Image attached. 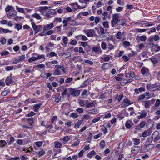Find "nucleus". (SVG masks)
Here are the masks:
<instances>
[{
  "instance_id": "f257e3e1",
  "label": "nucleus",
  "mask_w": 160,
  "mask_h": 160,
  "mask_svg": "<svg viewBox=\"0 0 160 160\" xmlns=\"http://www.w3.org/2000/svg\"><path fill=\"white\" fill-rule=\"evenodd\" d=\"M57 14L56 12L53 9H48L43 12V14L45 16V19H48Z\"/></svg>"
},
{
  "instance_id": "f03ea898",
  "label": "nucleus",
  "mask_w": 160,
  "mask_h": 160,
  "mask_svg": "<svg viewBox=\"0 0 160 160\" xmlns=\"http://www.w3.org/2000/svg\"><path fill=\"white\" fill-rule=\"evenodd\" d=\"M119 18V14L116 13L112 14V19L111 21V26L112 27H114L118 26Z\"/></svg>"
},
{
  "instance_id": "7ed1b4c3",
  "label": "nucleus",
  "mask_w": 160,
  "mask_h": 160,
  "mask_svg": "<svg viewBox=\"0 0 160 160\" xmlns=\"http://www.w3.org/2000/svg\"><path fill=\"white\" fill-rule=\"evenodd\" d=\"M69 5L71 7L73 12H74L78 9H82L85 7V5H83L80 6L77 3H70Z\"/></svg>"
},
{
  "instance_id": "20e7f679",
  "label": "nucleus",
  "mask_w": 160,
  "mask_h": 160,
  "mask_svg": "<svg viewBox=\"0 0 160 160\" xmlns=\"http://www.w3.org/2000/svg\"><path fill=\"white\" fill-rule=\"evenodd\" d=\"M133 103L131 101L128 99L126 98L123 100L122 102L120 105L121 107L125 108Z\"/></svg>"
},
{
  "instance_id": "39448f33",
  "label": "nucleus",
  "mask_w": 160,
  "mask_h": 160,
  "mask_svg": "<svg viewBox=\"0 0 160 160\" xmlns=\"http://www.w3.org/2000/svg\"><path fill=\"white\" fill-rule=\"evenodd\" d=\"M155 101V99H152L150 100L143 101V102L144 103V106L146 108H149L153 104Z\"/></svg>"
},
{
  "instance_id": "423d86ee",
  "label": "nucleus",
  "mask_w": 160,
  "mask_h": 160,
  "mask_svg": "<svg viewBox=\"0 0 160 160\" xmlns=\"http://www.w3.org/2000/svg\"><path fill=\"white\" fill-rule=\"evenodd\" d=\"M141 73L143 75H145L147 77V78L149 79L151 78V75L149 72V69L144 67H143L141 69Z\"/></svg>"
},
{
  "instance_id": "0eeeda50",
  "label": "nucleus",
  "mask_w": 160,
  "mask_h": 160,
  "mask_svg": "<svg viewBox=\"0 0 160 160\" xmlns=\"http://www.w3.org/2000/svg\"><path fill=\"white\" fill-rule=\"evenodd\" d=\"M152 136L153 138L154 142H156L160 139V134L158 131L154 132Z\"/></svg>"
},
{
  "instance_id": "6e6552de",
  "label": "nucleus",
  "mask_w": 160,
  "mask_h": 160,
  "mask_svg": "<svg viewBox=\"0 0 160 160\" xmlns=\"http://www.w3.org/2000/svg\"><path fill=\"white\" fill-rule=\"evenodd\" d=\"M138 114H140V115L137 116V118L139 119H141L145 117L147 114V112L145 110L141 111L140 112L138 113Z\"/></svg>"
},
{
  "instance_id": "1a4fd4ad",
  "label": "nucleus",
  "mask_w": 160,
  "mask_h": 160,
  "mask_svg": "<svg viewBox=\"0 0 160 160\" xmlns=\"http://www.w3.org/2000/svg\"><path fill=\"white\" fill-rule=\"evenodd\" d=\"M134 125V123L132 120H128L125 122V126L126 128L129 129L133 126Z\"/></svg>"
},
{
  "instance_id": "9d476101",
  "label": "nucleus",
  "mask_w": 160,
  "mask_h": 160,
  "mask_svg": "<svg viewBox=\"0 0 160 160\" xmlns=\"http://www.w3.org/2000/svg\"><path fill=\"white\" fill-rule=\"evenodd\" d=\"M32 25L33 29L35 31V34H37L40 30L41 25H36L34 23L32 22Z\"/></svg>"
},
{
  "instance_id": "9b49d317",
  "label": "nucleus",
  "mask_w": 160,
  "mask_h": 160,
  "mask_svg": "<svg viewBox=\"0 0 160 160\" xmlns=\"http://www.w3.org/2000/svg\"><path fill=\"white\" fill-rule=\"evenodd\" d=\"M17 14V11L15 10H13L8 13L7 16L9 19H10L12 18L15 17L16 16Z\"/></svg>"
},
{
  "instance_id": "f8f14e48",
  "label": "nucleus",
  "mask_w": 160,
  "mask_h": 160,
  "mask_svg": "<svg viewBox=\"0 0 160 160\" xmlns=\"http://www.w3.org/2000/svg\"><path fill=\"white\" fill-rule=\"evenodd\" d=\"M32 56H35L36 60H38L41 59H43V61H44L45 59V56L43 54L39 55L37 53H34L32 54Z\"/></svg>"
},
{
  "instance_id": "ddd939ff",
  "label": "nucleus",
  "mask_w": 160,
  "mask_h": 160,
  "mask_svg": "<svg viewBox=\"0 0 160 160\" xmlns=\"http://www.w3.org/2000/svg\"><path fill=\"white\" fill-rule=\"evenodd\" d=\"M112 66V65L111 64L108 63H105L102 64L101 68L103 70H106L111 68Z\"/></svg>"
},
{
  "instance_id": "4468645a",
  "label": "nucleus",
  "mask_w": 160,
  "mask_h": 160,
  "mask_svg": "<svg viewBox=\"0 0 160 160\" xmlns=\"http://www.w3.org/2000/svg\"><path fill=\"white\" fill-rule=\"evenodd\" d=\"M146 88L148 90L151 91H156L159 89L158 86H154L153 85H148L146 86Z\"/></svg>"
},
{
  "instance_id": "2eb2a0df",
  "label": "nucleus",
  "mask_w": 160,
  "mask_h": 160,
  "mask_svg": "<svg viewBox=\"0 0 160 160\" xmlns=\"http://www.w3.org/2000/svg\"><path fill=\"white\" fill-rule=\"evenodd\" d=\"M95 31L93 29L87 30L85 32V34L88 37H92L93 36V33Z\"/></svg>"
},
{
  "instance_id": "dca6fc26",
  "label": "nucleus",
  "mask_w": 160,
  "mask_h": 160,
  "mask_svg": "<svg viewBox=\"0 0 160 160\" xmlns=\"http://www.w3.org/2000/svg\"><path fill=\"white\" fill-rule=\"evenodd\" d=\"M70 138L68 136H65L63 138H62L59 139L60 141H62V144L63 145L67 143V142L69 141L70 139Z\"/></svg>"
},
{
  "instance_id": "f3484780",
  "label": "nucleus",
  "mask_w": 160,
  "mask_h": 160,
  "mask_svg": "<svg viewBox=\"0 0 160 160\" xmlns=\"http://www.w3.org/2000/svg\"><path fill=\"white\" fill-rule=\"evenodd\" d=\"M70 93L73 96H77L80 93V90H76L74 89H71L70 90Z\"/></svg>"
},
{
  "instance_id": "a211bd4d",
  "label": "nucleus",
  "mask_w": 160,
  "mask_h": 160,
  "mask_svg": "<svg viewBox=\"0 0 160 160\" xmlns=\"http://www.w3.org/2000/svg\"><path fill=\"white\" fill-rule=\"evenodd\" d=\"M111 58L112 56L110 55H107L106 54L103 55L101 57V58L104 62L108 61Z\"/></svg>"
},
{
  "instance_id": "6ab92c4d",
  "label": "nucleus",
  "mask_w": 160,
  "mask_h": 160,
  "mask_svg": "<svg viewBox=\"0 0 160 160\" xmlns=\"http://www.w3.org/2000/svg\"><path fill=\"white\" fill-rule=\"evenodd\" d=\"M61 141H56L54 142V144L55 148H60L62 147L63 144L61 142Z\"/></svg>"
},
{
  "instance_id": "aec40b11",
  "label": "nucleus",
  "mask_w": 160,
  "mask_h": 160,
  "mask_svg": "<svg viewBox=\"0 0 160 160\" xmlns=\"http://www.w3.org/2000/svg\"><path fill=\"white\" fill-rule=\"evenodd\" d=\"M68 38L67 37L63 36L62 37V41L63 42V43H62L61 45L64 47H66L68 43Z\"/></svg>"
},
{
  "instance_id": "412c9836",
  "label": "nucleus",
  "mask_w": 160,
  "mask_h": 160,
  "mask_svg": "<svg viewBox=\"0 0 160 160\" xmlns=\"http://www.w3.org/2000/svg\"><path fill=\"white\" fill-rule=\"evenodd\" d=\"M54 27V26L53 23H51L50 24L44 25L43 28H44V30H47L51 29Z\"/></svg>"
},
{
  "instance_id": "4be33fe9",
  "label": "nucleus",
  "mask_w": 160,
  "mask_h": 160,
  "mask_svg": "<svg viewBox=\"0 0 160 160\" xmlns=\"http://www.w3.org/2000/svg\"><path fill=\"white\" fill-rule=\"evenodd\" d=\"M92 50L98 54H101L102 52V50L100 47L96 46L92 47Z\"/></svg>"
},
{
  "instance_id": "5701e85b",
  "label": "nucleus",
  "mask_w": 160,
  "mask_h": 160,
  "mask_svg": "<svg viewBox=\"0 0 160 160\" xmlns=\"http://www.w3.org/2000/svg\"><path fill=\"white\" fill-rule=\"evenodd\" d=\"M46 128L48 129V130L49 132H53L55 131L54 130H52V128H53V127L51 124H49L46 125Z\"/></svg>"
},
{
  "instance_id": "b1692460",
  "label": "nucleus",
  "mask_w": 160,
  "mask_h": 160,
  "mask_svg": "<svg viewBox=\"0 0 160 160\" xmlns=\"http://www.w3.org/2000/svg\"><path fill=\"white\" fill-rule=\"evenodd\" d=\"M88 101L80 99L78 100V103L80 106L81 107H84L85 104L87 103Z\"/></svg>"
},
{
  "instance_id": "393cba45",
  "label": "nucleus",
  "mask_w": 160,
  "mask_h": 160,
  "mask_svg": "<svg viewBox=\"0 0 160 160\" xmlns=\"http://www.w3.org/2000/svg\"><path fill=\"white\" fill-rule=\"evenodd\" d=\"M25 55H22L21 56L19 57L18 59H15V61H17V62H14V63L17 64L18 63L19 61H22L25 59Z\"/></svg>"
},
{
  "instance_id": "a878e982",
  "label": "nucleus",
  "mask_w": 160,
  "mask_h": 160,
  "mask_svg": "<svg viewBox=\"0 0 160 160\" xmlns=\"http://www.w3.org/2000/svg\"><path fill=\"white\" fill-rule=\"evenodd\" d=\"M42 105L41 103H38L35 104L33 107V109L34 112H38L39 109Z\"/></svg>"
},
{
  "instance_id": "bb28decb",
  "label": "nucleus",
  "mask_w": 160,
  "mask_h": 160,
  "mask_svg": "<svg viewBox=\"0 0 160 160\" xmlns=\"http://www.w3.org/2000/svg\"><path fill=\"white\" fill-rule=\"evenodd\" d=\"M69 22V17L65 18L62 21V23L63 24V27H66L68 26V22Z\"/></svg>"
},
{
  "instance_id": "cd10ccee",
  "label": "nucleus",
  "mask_w": 160,
  "mask_h": 160,
  "mask_svg": "<svg viewBox=\"0 0 160 160\" xmlns=\"http://www.w3.org/2000/svg\"><path fill=\"white\" fill-rule=\"evenodd\" d=\"M10 92V90L6 88H5L4 90L1 92V95L2 96H6Z\"/></svg>"
},
{
  "instance_id": "c85d7f7f",
  "label": "nucleus",
  "mask_w": 160,
  "mask_h": 160,
  "mask_svg": "<svg viewBox=\"0 0 160 160\" xmlns=\"http://www.w3.org/2000/svg\"><path fill=\"white\" fill-rule=\"evenodd\" d=\"M98 112L97 110L95 109H93L91 110H88L87 111V112L88 114H96Z\"/></svg>"
},
{
  "instance_id": "c756f323",
  "label": "nucleus",
  "mask_w": 160,
  "mask_h": 160,
  "mask_svg": "<svg viewBox=\"0 0 160 160\" xmlns=\"http://www.w3.org/2000/svg\"><path fill=\"white\" fill-rule=\"evenodd\" d=\"M12 81V79L8 77L6 79L5 82L6 85L8 86Z\"/></svg>"
},
{
  "instance_id": "7c9ffc66",
  "label": "nucleus",
  "mask_w": 160,
  "mask_h": 160,
  "mask_svg": "<svg viewBox=\"0 0 160 160\" xmlns=\"http://www.w3.org/2000/svg\"><path fill=\"white\" fill-rule=\"evenodd\" d=\"M96 154L94 150H92L87 154V156L88 158H91L92 156L96 155Z\"/></svg>"
},
{
  "instance_id": "2f4dec72",
  "label": "nucleus",
  "mask_w": 160,
  "mask_h": 160,
  "mask_svg": "<svg viewBox=\"0 0 160 160\" xmlns=\"http://www.w3.org/2000/svg\"><path fill=\"white\" fill-rule=\"evenodd\" d=\"M62 18H60L56 17L55 18L53 21V22L55 24H57L58 23H60L62 21Z\"/></svg>"
},
{
  "instance_id": "473e14b6",
  "label": "nucleus",
  "mask_w": 160,
  "mask_h": 160,
  "mask_svg": "<svg viewBox=\"0 0 160 160\" xmlns=\"http://www.w3.org/2000/svg\"><path fill=\"white\" fill-rule=\"evenodd\" d=\"M132 141L135 145H139L140 143V139L139 138H133Z\"/></svg>"
},
{
  "instance_id": "72a5a7b5",
  "label": "nucleus",
  "mask_w": 160,
  "mask_h": 160,
  "mask_svg": "<svg viewBox=\"0 0 160 160\" xmlns=\"http://www.w3.org/2000/svg\"><path fill=\"white\" fill-rule=\"evenodd\" d=\"M153 138L152 137H148L147 138L145 143L147 145H149L152 142Z\"/></svg>"
},
{
  "instance_id": "f704fd0d",
  "label": "nucleus",
  "mask_w": 160,
  "mask_h": 160,
  "mask_svg": "<svg viewBox=\"0 0 160 160\" xmlns=\"http://www.w3.org/2000/svg\"><path fill=\"white\" fill-rule=\"evenodd\" d=\"M92 116H90L88 114H85L84 115L82 118V120H89L92 119Z\"/></svg>"
},
{
  "instance_id": "c9c22d12",
  "label": "nucleus",
  "mask_w": 160,
  "mask_h": 160,
  "mask_svg": "<svg viewBox=\"0 0 160 160\" xmlns=\"http://www.w3.org/2000/svg\"><path fill=\"white\" fill-rule=\"evenodd\" d=\"M61 74L60 71L58 69H55L54 70L53 75L54 76H58Z\"/></svg>"
},
{
  "instance_id": "e433bc0d",
  "label": "nucleus",
  "mask_w": 160,
  "mask_h": 160,
  "mask_svg": "<svg viewBox=\"0 0 160 160\" xmlns=\"http://www.w3.org/2000/svg\"><path fill=\"white\" fill-rule=\"evenodd\" d=\"M125 23V21L124 19H120L119 20H118V25L123 26Z\"/></svg>"
},
{
  "instance_id": "4c0bfd02",
  "label": "nucleus",
  "mask_w": 160,
  "mask_h": 160,
  "mask_svg": "<svg viewBox=\"0 0 160 160\" xmlns=\"http://www.w3.org/2000/svg\"><path fill=\"white\" fill-rule=\"evenodd\" d=\"M48 8V7L47 6L39 7L38 8V10L43 12V11L46 10V9Z\"/></svg>"
},
{
  "instance_id": "58836bf2",
  "label": "nucleus",
  "mask_w": 160,
  "mask_h": 160,
  "mask_svg": "<svg viewBox=\"0 0 160 160\" xmlns=\"http://www.w3.org/2000/svg\"><path fill=\"white\" fill-rule=\"evenodd\" d=\"M79 142L80 141L79 139H77L73 142V144L71 145V147H72V146H78L79 145Z\"/></svg>"
},
{
  "instance_id": "ea45409f",
  "label": "nucleus",
  "mask_w": 160,
  "mask_h": 160,
  "mask_svg": "<svg viewBox=\"0 0 160 160\" xmlns=\"http://www.w3.org/2000/svg\"><path fill=\"white\" fill-rule=\"evenodd\" d=\"M82 123V121L81 120H78L76 122V123L75 124L74 128H78L80 126V125H81V124Z\"/></svg>"
},
{
  "instance_id": "a19ab883",
  "label": "nucleus",
  "mask_w": 160,
  "mask_h": 160,
  "mask_svg": "<svg viewBox=\"0 0 160 160\" xmlns=\"http://www.w3.org/2000/svg\"><path fill=\"white\" fill-rule=\"evenodd\" d=\"M69 116L73 119H76L78 117V115L76 113L73 112L71 113Z\"/></svg>"
},
{
  "instance_id": "79ce46f5",
  "label": "nucleus",
  "mask_w": 160,
  "mask_h": 160,
  "mask_svg": "<svg viewBox=\"0 0 160 160\" xmlns=\"http://www.w3.org/2000/svg\"><path fill=\"white\" fill-rule=\"evenodd\" d=\"M32 17L36 18L38 20L41 19V17L40 15L37 13H35L32 15Z\"/></svg>"
},
{
  "instance_id": "37998d69",
  "label": "nucleus",
  "mask_w": 160,
  "mask_h": 160,
  "mask_svg": "<svg viewBox=\"0 0 160 160\" xmlns=\"http://www.w3.org/2000/svg\"><path fill=\"white\" fill-rule=\"evenodd\" d=\"M69 24L71 25L74 26L76 24V22L75 21L71 19V17H69Z\"/></svg>"
},
{
  "instance_id": "c03bdc74",
  "label": "nucleus",
  "mask_w": 160,
  "mask_h": 160,
  "mask_svg": "<svg viewBox=\"0 0 160 160\" xmlns=\"http://www.w3.org/2000/svg\"><path fill=\"white\" fill-rule=\"evenodd\" d=\"M0 42L2 45H5L6 43V40L4 37H2L0 39Z\"/></svg>"
},
{
  "instance_id": "a18cd8bd",
  "label": "nucleus",
  "mask_w": 160,
  "mask_h": 160,
  "mask_svg": "<svg viewBox=\"0 0 160 160\" xmlns=\"http://www.w3.org/2000/svg\"><path fill=\"white\" fill-rule=\"evenodd\" d=\"M105 141L102 140L100 143V147L101 149L103 148L105 146Z\"/></svg>"
},
{
  "instance_id": "49530a36",
  "label": "nucleus",
  "mask_w": 160,
  "mask_h": 160,
  "mask_svg": "<svg viewBox=\"0 0 160 160\" xmlns=\"http://www.w3.org/2000/svg\"><path fill=\"white\" fill-rule=\"evenodd\" d=\"M0 142V146L2 148L4 147L7 144L6 141L4 140H1Z\"/></svg>"
},
{
  "instance_id": "de8ad7c7",
  "label": "nucleus",
  "mask_w": 160,
  "mask_h": 160,
  "mask_svg": "<svg viewBox=\"0 0 160 160\" xmlns=\"http://www.w3.org/2000/svg\"><path fill=\"white\" fill-rule=\"evenodd\" d=\"M16 9L20 13H24V9L22 8H20L18 6H16Z\"/></svg>"
},
{
  "instance_id": "09e8293b",
  "label": "nucleus",
  "mask_w": 160,
  "mask_h": 160,
  "mask_svg": "<svg viewBox=\"0 0 160 160\" xmlns=\"http://www.w3.org/2000/svg\"><path fill=\"white\" fill-rule=\"evenodd\" d=\"M28 123L32 126V124L34 122L33 121V118H29L28 119Z\"/></svg>"
},
{
  "instance_id": "8fccbe9b",
  "label": "nucleus",
  "mask_w": 160,
  "mask_h": 160,
  "mask_svg": "<svg viewBox=\"0 0 160 160\" xmlns=\"http://www.w3.org/2000/svg\"><path fill=\"white\" fill-rule=\"evenodd\" d=\"M78 43V42L75 39L71 40L70 42L69 43V44L72 45H75Z\"/></svg>"
},
{
  "instance_id": "3c124183",
  "label": "nucleus",
  "mask_w": 160,
  "mask_h": 160,
  "mask_svg": "<svg viewBox=\"0 0 160 160\" xmlns=\"http://www.w3.org/2000/svg\"><path fill=\"white\" fill-rule=\"evenodd\" d=\"M15 139L12 136H11L10 138V141L8 143L9 145H11L13 143Z\"/></svg>"
},
{
  "instance_id": "603ef678",
  "label": "nucleus",
  "mask_w": 160,
  "mask_h": 160,
  "mask_svg": "<svg viewBox=\"0 0 160 160\" xmlns=\"http://www.w3.org/2000/svg\"><path fill=\"white\" fill-rule=\"evenodd\" d=\"M35 145L38 147H41L43 144L42 141H38L35 142Z\"/></svg>"
},
{
  "instance_id": "864d4df0",
  "label": "nucleus",
  "mask_w": 160,
  "mask_h": 160,
  "mask_svg": "<svg viewBox=\"0 0 160 160\" xmlns=\"http://www.w3.org/2000/svg\"><path fill=\"white\" fill-rule=\"evenodd\" d=\"M123 44L124 45V47L125 48H126L128 47L130 45V43L128 41H124L123 42Z\"/></svg>"
},
{
  "instance_id": "5fc2aeb1",
  "label": "nucleus",
  "mask_w": 160,
  "mask_h": 160,
  "mask_svg": "<svg viewBox=\"0 0 160 160\" xmlns=\"http://www.w3.org/2000/svg\"><path fill=\"white\" fill-rule=\"evenodd\" d=\"M9 53V52L6 51H3L0 52V54L2 56H4L8 55Z\"/></svg>"
},
{
  "instance_id": "6e6d98bb",
  "label": "nucleus",
  "mask_w": 160,
  "mask_h": 160,
  "mask_svg": "<svg viewBox=\"0 0 160 160\" xmlns=\"http://www.w3.org/2000/svg\"><path fill=\"white\" fill-rule=\"evenodd\" d=\"M32 57L29 59L28 60V62H32L33 61H35L36 60V59L35 56H33Z\"/></svg>"
},
{
  "instance_id": "4d7b16f0",
  "label": "nucleus",
  "mask_w": 160,
  "mask_h": 160,
  "mask_svg": "<svg viewBox=\"0 0 160 160\" xmlns=\"http://www.w3.org/2000/svg\"><path fill=\"white\" fill-rule=\"evenodd\" d=\"M116 37L118 39H121L122 38V33L121 32H118L116 34Z\"/></svg>"
},
{
  "instance_id": "13d9d810",
  "label": "nucleus",
  "mask_w": 160,
  "mask_h": 160,
  "mask_svg": "<svg viewBox=\"0 0 160 160\" xmlns=\"http://www.w3.org/2000/svg\"><path fill=\"white\" fill-rule=\"evenodd\" d=\"M95 106L93 102H90L86 105L87 108H89L90 107H92Z\"/></svg>"
},
{
  "instance_id": "bf43d9fd",
  "label": "nucleus",
  "mask_w": 160,
  "mask_h": 160,
  "mask_svg": "<svg viewBox=\"0 0 160 160\" xmlns=\"http://www.w3.org/2000/svg\"><path fill=\"white\" fill-rule=\"evenodd\" d=\"M144 95H145V96H146V99H148L152 97V96L150 95L149 92H146L144 93Z\"/></svg>"
},
{
  "instance_id": "052dcab7",
  "label": "nucleus",
  "mask_w": 160,
  "mask_h": 160,
  "mask_svg": "<svg viewBox=\"0 0 160 160\" xmlns=\"http://www.w3.org/2000/svg\"><path fill=\"white\" fill-rule=\"evenodd\" d=\"M22 160H26L28 159V157L25 154L22 155L19 158Z\"/></svg>"
},
{
  "instance_id": "680f3d73",
  "label": "nucleus",
  "mask_w": 160,
  "mask_h": 160,
  "mask_svg": "<svg viewBox=\"0 0 160 160\" xmlns=\"http://www.w3.org/2000/svg\"><path fill=\"white\" fill-rule=\"evenodd\" d=\"M123 97V95L122 94H120L119 96L117 95L116 97V99L119 102Z\"/></svg>"
},
{
  "instance_id": "e2e57ef3",
  "label": "nucleus",
  "mask_w": 160,
  "mask_h": 160,
  "mask_svg": "<svg viewBox=\"0 0 160 160\" xmlns=\"http://www.w3.org/2000/svg\"><path fill=\"white\" fill-rule=\"evenodd\" d=\"M101 47L102 49L105 50L106 49V45L104 42H101Z\"/></svg>"
},
{
  "instance_id": "0e129e2a",
  "label": "nucleus",
  "mask_w": 160,
  "mask_h": 160,
  "mask_svg": "<svg viewBox=\"0 0 160 160\" xmlns=\"http://www.w3.org/2000/svg\"><path fill=\"white\" fill-rule=\"evenodd\" d=\"M151 61L154 64L156 63L157 62V59L156 58L151 57L150 58Z\"/></svg>"
},
{
  "instance_id": "69168bd1",
  "label": "nucleus",
  "mask_w": 160,
  "mask_h": 160,
  "mask_svg": "<svg viewBox=\"0 0 160 160\" xmlns=\"http://www.w3.org/2000/svg\"><path fill=\"white\" fill-rule=\"evenodd\" d=\"M146 124V123L144 121H142L140 123L139 125L141 128H142L144 127Z\"/></svg>"
},
{
  "instance_id": "338daca9",
  "label": "nucleus",
  "mask_w": 160,
  "mask_h": 160,
  "mask_svg": "<svg viewBox=\"0 0 160 160\" xmlns=\"http://www.w3.org/2000/svg\"><path fill=\"white\" fill-rule=\"evenodd\" d=\"M94 4L96 5V7L97 8H99L102 5V3L100 1H98V2L97 3H94Z\"/></svg>"
},
{
  "instance_id": "774afa93",
  "label": "nucleus",
  "mask_w": 160,
  "mask_h": 160,
  "mask_svg": "<svg viewBox=\"0 0 160 160\" xmlns=\"http://www.w3.org/2000/svg\"><path fill=\"white\" fill-rule=\"evenodd\" d=\"M100 18L98 17H96L95 18V24H97L100 21Z\"/></svg>"
}]
</instances>
